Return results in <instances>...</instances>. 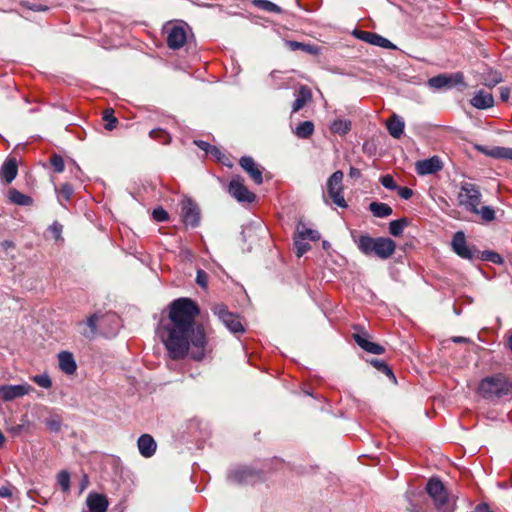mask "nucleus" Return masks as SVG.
Instances as JSON below:
<instances>
[{
  "label": "nucleus",
  "mask_w": 512,
  "mask_h": 512,
  "mask_svg": "<svg viewBox=\"0 0 512 512\" xmlns=\"http://www.w3.org/2000/svg\"><path fill=\"white\" fill-rule=\"evenodd\" d=\"M198 314L197 304L189 298H179L170 304L169 322L160 334L170 358L183 359L189 354L200 361L210 352L204 328L195 322Z\"/></svg>",
  "instance_id": "obj_1"
},
{
  "label": "nucleus",
  "mask_w": 512,
  "mask_h": 512,
  "mask_svg": "<svg viewBox=\"0 0 512 512\" xmlns=\"http://www.w3.org/2000/svg\"><path fill=\"white\" fill-rule=\"evenodd\" d=\"M482 194L477 185L471 182H461L457 195V202L466 211L478 215L484 222L495 219V210L491 206L480 207Z\"/></svg>",
  "instance_id": "obj_2"
},
{
  "label": "nucleus",
  "mask_w": 512,
  "mask_h": 512,
  "mask_svg": "<svg viewBox=\"0 0 512 512\" xmlns=\"http://www.w3.org/2000/svg\"><path fill=\"white\" fill-rule=\"evenodd\" d=\"M354 243L361 253L367 256H376L380 259L390 258L396 249V243L387 237L373 238L368 234H362L358 237L352 235Z\"/></svg>",
  "instance_id": "obj_3"
},
{
  "label": "nucleus",
  "mask_w": 512,
  "mask_h": 512,
  "mask_svg": "<svg viewBox=\"0 0 512 512\" xmlns=\"http://www.w3.org/2000/svg\"><path fill=\"white\" fill-rule=\"evenodd\" d=\"M426 491L433 500L434 506L438 512H454L456 509V500L450 496L444 484L437 478H431Z\"/></svg>",
  "instance_id": "obj_4"
},
{
  "label": "nucleus",
  "mask_w": 512,
  "mask_h": 512,
  "mask_svg": "<svg viewBox=\"0 0 512 512\" xmlns=\"http://www.w3.org/2000/svg\"><path fill=\"white\" fill-rule=\"evenodd\" d=\"M510 390L511 384L501 374L484 378L478 388L479 393L487 399L508 395Z\"/></svg>",
  "instance_id": "obj_5"
},
{
  "label": "nucleus",
  "mask_w": 512,
  "mask_h": 512,
  "mask_svg": "<svg viewBox=\"0 0 512 512\" xmlns=\"http://www.w3.org/2000/svg\"><path fill=\"white\" fill-rule=\"evenodd\" d=\"M228 479L234 484H254L261 481L263 475L260 470L251 466H238L230 471Z\"/></svg>",
  "instance_id": "obj_6"
},
{
  "label": "nucleus",
  "mask_w": 512,
  "mask_h": 512,
  "mask_svg": "<svg viewBox=\"0 0 512 512\" xmlns=\"http://www.w3.org/2000/svg\"><path fill=\"white\" fill-rule=\"evenodd\" d=\"M343 177L342 171H335L327 180V194L331 201L338 207L346 208L347 203L343 196Z\"/></svg>",
  "instance_id": "obj_7"
},
{
  "label": "nucleus",
  "mask_w": 512,
  "mask_h": 512,
  "mask_svg": "<svg viewBox=\"0 0 512 512\" xmlns=\"http://www.w3.org/2000/svg\"><path fill=\"white\" fill-rule=\"evenodd\" d=\"M451 246L453 251L461 258L472 260L478 256V250L469 247L463 231H457L452 238Z\"/></svg>",
  "instance_id": "obj_8"
},
{
  "label": "nucleus",
  "mask_w": 512,
  "mask_h": 512,
  "mask_svg": "<svg viewBox=\"0 0 512 512\" xmlns=\"http://www.w3.org/2000/svg\"><path fill=\"white\" fill-rule=\"evenodd\" d=\"M214 314L218 316L221 322L233 333L243 332L244 327L237 315L227 311L223 305H216L213 308Z\"/></svg>",
  "instance_id": "obj_9"
},
{
  "label": "nucleus",
  "mask_w": 512,
  "mask_h": 512,
  "mask_svg": "<svg viewBox=\"0 0 512 512\" xmlns=\"http://www.w3.org/2000/svg\"><path fill=\"white\" fill-rule=\"evenodd\" d=\"M167 45L170 49L177 50L184 46L187 40L186 29L181 25L166 26Z\"/></svg>",
  "instance_id": "obj_10"
},
{
  "label": "nucleus",
  "mask_w": 512,
  "mask_h": 512,
  "mask_svg": "<svg viewBox=\"0 0 512 512\" xmlns=\"http://www.w3.org/2000/svg\"><path fill=\"white\" fill-rule=\"evenodd\" d=\"M33 390L28 383L18 385H0V395L3 401L10 402L14 399L28 395Z\"/></svg>",
  "instance_id": "obj_11"
},
{
  "label": "nucleus",
  "mask_w": 512,
  "mask_h": 512,
  "mask_svg": "<svg viewBox=\"0 0 512 512\" xmlns=\"http://www.w3.org/2000/svg\"><path fill=\"white\" fill-rule=\"evenodd\" d=\"M228 192L239 202H252L255 199L254 193L247 189L240 177L233 178L230 181Z\"/></svg>",
  "instance_id": "obj_12"
},
{
  "label": "nucleus",
  "mask_w": 512,
  "mask_h": 512,
  "mask_svg": "<svg viewBox=\"0 0 512 512\" xmlns=\"http://www.w3.org/2000/svg\"><path fill=\"white\" fill-rule=\"evenodd\" d=\"M463 83L462 73H454L451 75L441 74L434 76L428 80V85L434 89H442L445 87H453Z\"/></svg>",
  "instance_id": "obj_13"
},
{
  "label": "nucleus",
  "mask_w": 512,
  "mask_h": 512,
  "mask_svg": "<svg viewBox=\"0 0 512 512\" xmlns=\"http://www.w3.org/2000/svg\"><path fill=\"white\" fill-rule=\"evenodd\" d=\"M354 35L358 39H360L366 43H369L371 45L378 46V47L385 48V49H396V46L391 41H389L388 39L384 38L383 36H381L377 33L370 32V31L356 30L354 32Z\"/></svg>",
  "instance_id": "obj_14"
},
{
  "label": "nucleus",
  "mask_w": 512,
  "mask_h": 512,
  "mask_svg": "<svg viewBox=\"0 0 512 512\" xmlns=\"http://www.w3.org/2000/svg\"><path fill=\"white\" fill-rule=\"evenodd\" d=\"M443 168V163L438 156H432L428 159L419 160L415 163L416 173L420 176L434 174Z\"/></svg>",
  "instance_id": "obj_15"
},
{
  "label": "nucleus",
  "mask_w": 512,
  "mask_h": 512,
  "mask_svg": "<svg viewBox=\"0 0 512 512\" xmlns=\"http://www.w3.org/2000/svg\"><path fill=\"white\" fill-rule=\"evenodd\" d=\"M353 339L355 342L366 352L381 355L385 352V348L377 343L371 342L367 339V334L365 331L362 333H354Z\"/></svg>",
  "instance_id": "obj_16"
},
{
  "label": "nucleus",
  "mask_w": 512,
  "mask_h": 512,
  "mask_svg": "<svg viewBox=\"0 0 512 512\" xmlns=\"http://www.w3.org/2000/svg\"><path fill=\"white\" fill-rule=\"evenodd\" d=\"M476 149L486 156L495 159H505L512 161V148L510 147L494 146L489 148L486 146L478 145L476 146Z\"/></svg>",
  "instance_id": "obj_17"
},
{
  "label": "nucleus",
  "mask_w": 512,
  "mask_h": 512,
  "mask_svg": "<svg viewBox=\"0 0 512 512\" xmlns=\"http://www.w3.org/2000/svg\"><path fill=\"white\" fill-rule=\"evenodd\" d=\"M181 216L185 225L195 227L199 223L198 208L191 201H187L182 204Z\"/></svg>",
  "instance_id": "obj_18"
},
{
  "label": "nucleus",
  "mask_w": 512,
  "mask_h": 512,
  "mask_svg": "<svg viewBox=\"0 0 512 512\" xmlns=\"http://www.w3.org/2000/svg\"><path fill=\"white\" fill-rule=\"evenodd\" d=\"M240 165L245 170L252 180L260 185L263 182L262 171L259 169L252 157L243 156L240 159Z\"/></svg>",
  "instance_id": "obj_19"
},
{
  "label": "nucleus",
  "mask_w": 512,
  "mask_h": 512,
  "mask_svg": "<svg viewBox=\"0 0 512 512\" xmlns=\"http://www.w3.org/2000/svg\"><path fill=\"white\" fill-rule=\"evenodd\" d=\"M137 446L139 449L140 454L145 457L149 458L153 456L156 452L157 444L153 437L149 434H143L138 438Z\"/></svg>",
  "instance_id": "obj_20"
},
{
  "label": "nucleus",
  "mask_w": 512,
  "mask_h": 512,
  "mask_svg": "<svg viewBox=\"0 0 512 512\" xmlns=\"http://www.w3.org/2000/svg\"><path fill=\"white\" fill-rule=\"evenodd\" d=\"M86 503L90 512H106L109 505L106 496L98 493H90Z\"/></svg>",
  "instance_id": "obj_21"
},
{
  "label": "nucleus",
  "mask_w": 512,
  "mask_h": 512,
  "mask_svg": "<svg viewBox=\"0 0 512 512\" xmlns=\"http://www.w3.org/2000/svg\"><path fill=\"white\" fill-rule=\"evenodd\" d=\"M18 165L15 158L7 159L0 168V178L6 183H11L17 176Z\"/></svg>",
  "instance_id": "obj_22"
},
{
  "label": "nucleus",
  "mask_w": 512,
  "mask_h": 512,
  "mask_svg": "<svg viewBox=\"0 0 512 512\" xmlns=\"http://www.w3.org/2000/svg\"><path fill=\"white\" fill-rule=\"evenodd\" d=\"M59 368L67 374L73 375L76 372L77 364L71 352L62 351L58 354Z\"/></svg>",
  "instance_id": "obj_23"
},
{
  "label": "nucleus",
  "mask_w": 512,
  "mask_h": 512,
  "mask_svg": "<svg viewBox=\"0 0 512 512\" xmlns=\"http://www.w3.org/2000/svg\"><path fill=\"white\" fill-rule=\"evenodd\" d=\"M470 102L477 109H487L494 105V98L491 93L480 90L474 94Z\"/></svg>",
  "instance_id": "obj_24"
},
{
  "label": "nucleus",
  "mask_w": 512,
  "mask_h": 512,
  "mask_svg": "<svg viewBox=\"0 0 512 512\" xmlns=\"http://www.w3.org/2000/svg\"><path fill=\"white\" fill-rule=\"evenodd\" d=\"M312 98L311 90L307 86H301L296 94V99L292 105V113L301 110Z\"/></svg>",
  "instance_id": "obj_25"
},
{
  "label": "nucleus",
  "mask_w": 512,
  "mask_h": 512,
  "mask_svg": "<svg viewBox=\"0 0 512 512\" xmlns=\"http://www.w3.org/2000/svg\"><path fill=\"white\" fill-rule=\"evenodd\" d=\"M285 45L292 51L301 50L307 54L314 56H317L321 53V48L316 45H311L293 40H286Z\"/></svg>",
  "instance_id": "obj_26"
},
{
  "label": "nucleus",
  "mask_w": 512,
  "mask_h": 512,
  "mask_svg": "<svg viewBox=\"0 0 512 512\" xmlns=\"http://www.w3.org/2000/svg\"><path fill=\"white\" fill-rule=\"evenodd\" d=\"M404 121L401 117L393 114L390 119L387 121V129L389 134L394 138H400L404 132Z\"/></svg>",
  "instance_id": "obj_27"
},
{
  "label": "nucleus",
  "mask_w": 512,
  "mask_h": 512,
  "mask_svg": "<svg viewBox=\"0 0 512 512\" xmlns=\"http://www.w3.org/2000/svg\"><path fill=\"white\" fill-rule=\"evenodd\" d=\"M8 199L11 203L19 206H30L33 203V199L30 196L13 188L8 191Z\"/></svg>",
  "instance_id": "obj_28"
},
{
  "label": "nucleus",
  "mask_w": 512,
  "mask_h": 512,
  "mask_svg": "<svg viewBox=\"0 0 512 512\" xmlns=\"http://www.w3.org/2000/svg\"><path fill=\"white\" fill-rule=\"evenodd\" d=\"M369 210L377 218H386L393 213L392 208L388 204L376 201L369 204Z\"/></svg>",
  "instance_id": "obj_29"
},
{
  "label": "nucleus",
  "mask_w": 512,
  "mask_h": 512,
  "mask_svg": "<svg viewBox=\"0 0 512 512\" xmlns=\"http://www.w3.org/2000/svg\"><path fill=\"white\" fill-rule=\"evenodd\" d=\"M332 133L345 135L351 130V121L347 119H336L330 125Z\"/></svg>",
  "instance_id": "obj_30"
},
{
  "label": "nucleus",
  "mask_w": 512,
  "mask_h": 512,
  "mask_svg": "<svg viewBox=\"0 0 512 512\" xmlns=\"http://www.w3.org/2000/svg\"><path fill=\"white\" fill-rule=\"evenodd\" d=\"M502 81L501 74L492 69L487 70L482 74L481 82L487 87H494Z\"/></svg>",
  "instance_id": "obj_31"
},
{
  "label": "nucleus",
  "mask_w": 512,
  "mask_h": 512,
  "mask_svg": "<svg viewBox=\"0 0 512 512\" xmlns=\"http://www.w3.org/2000/svg\"><path fill=\"white\" fill-rule=\"evenodd\" d=\"M295 135L301 139H307L314 133V124L312 121H304L300 123L295 131Z\"/></svg>",
  "instance_id": "obj_32"
},
{
  "label": "nucleus",
  "mask_w": 512,
  "mask_h": 512,
  "mask_svg": "<svg viewBox=\"0 0 512 512\" xmlns=\"http://www.w3.org/2000/svg\"><path fill=\"white\" fill-rule=\"evenodd\" d=\"M297 235L304 240L309 239L311 241H317L320 239V234L318 231L308 228L304 224L297 226Z\"/></svg>",
  "instance_id": "obj_33"
},
{
  "label": "nucleus",
  "mask_w": 512,
  "mask_h": 512,
  "mask_svg": "<svg viewBox=\"0 0 512 512\" xmlns=\"http://www.w3.org/2000/svg\"><path fill=\"white\" fill-rule=\"evenodd\" d=\"M55 190L58 193V200L61 205H64V202H68L73 194V187L69 183H64L59 190L57 188Z\"/></svg>",
  "instance_id": "obj_34"
},
{
  "label": "nucleus",
  "mask_w": 512,
  "mask_h": 512,
  "mask_svg": "<svg viewBox=\"0 0 512 512\" xmlns=\"http://www.w3.org/2000/svg\"><path fill=\"white\" fill-rule=\"evenodd\" d=\"M253 4L267 12H273V13H281L282 9L276 5L275 3L269 1V0H254Z\"/></svg>",
  "instance_id": "obj_35"
},
{
  "label": "nucleus",
  "mask_w": 512,
  "mask_h": 512,
  "mask_svg": "<svg viewBox=\"0 0 512 512\" xmlns=\"http://www.w3.org/2000/svg\"><path fill=\"white\" fill-rule=\"evenodd\" d=\"M57 483L61 487V490L64 493L69 492L70 490V474L66 470H61L57 474Z\"/></svg>",
  "instance_id": "obj_36"
},
{
  "label": "nucleus",
  "mask_w": 512,
  "mask_h": 512,
  "mask_svg": "<svg viewBox=\"0 0 512 512\" xmlns=\"http://www.w3.org/2000/svg\"><path fill=\"white\" fill-rule=\"evenodd\" d=\"M406 225V219L393 220L389 223V232L393 236H399L403 233Z\"/></svg>",
  "instance_id": "obj_37"
},
{
  "label": "nucleus",
  "mask_w": 512,
  "mask_h": 512,
  "mask_svg": "<svg viewBox=\"0 0 512 512\" xmlns=\"http://www.w3.org/2000/svg\"><path fill=\"white\" fill-rule=\"evenodd\" d=\"M150 137L159 141L162 144H169L171 141L170 135L163 129H153L149 133Z\"/></svg>",
  "instance_id": "obj_38"
},
{
  "label": "nucleus",
  "mask_w": 512,
  "mask_h": 512,
  "mask_svg": "<svg viewBox=\"0 0 512 512\" xmlns=\"http://www.w3.org/2000/svg\"><path fill=\"white\" fill-rule=\"evenodd\" d=\"M294 246L295 253L298 257L303 256L310 249L309 243H307L303 238L299 237L298 235L295 237Z\"/></svg>",
  "instance_id": "obj_39"
},
{
  "label": "nucleus",
  "mask_w": 512,
  "mask_h": 512,
  "mask_svg": "<svg viewBox=\"0 0 512 512\" xmlns=\"http://www.w3.org/2000/svg\"><path fill=\"white\" fill-rule=\"evenodd\" d=\"M32 381L44 389H49L52 386L51 378L47 373L33 376Z\"/></svg>",
  "instance_id": "obj_40"
},
{
  "label": "nucleus",
  "mask_w": 512,
  "mask_h": 512,
  "mask_svg": "<svg viewBox=\"0 0 512 512\" xmlns=\"http://www.w3.org/2000/svg\"><path fill=\"white\" fill-rule=\"evenodd\" d=\"M103 120L106 122L105 129L108 131H112L116 128L118 120L113 115V110H106L103 114Z\"/></svg>",
  "instance_id": "obj_41"
},
{
  "label": "nucleus",
  "mask_w": 512,
  "mask_h": 512,
  "mask_svg": "<svg viewBox=\"0 0 512 512\" xmlns=\"http://www.w3.org/2000/svg\"><path fill=\"white\" fill-rule=\"evenodd\" d=\"M371 364L374 367H376L379 371L383 372L384 374L395 380V376L393 374L392 369L385 362L375 359L371 361Z\"/></svg>",
  "instance_id": "obj_42"
},
{
  "label": "nucleus",
  "mask_w": 512,
  "mask_h": 512,
  "mask_svg": "<svg viewBox=\"0 0 512 512\" xmlns=\"http://www.w3.org/2000/svg\"><path fill=\"white\" fill-rule=\"evenodd\" d=\"M50 164L52 165L55 172L61 173L64 171L65 164L62 156L58 154L52 155L50 158Z\"/></svg>",
  "instance_id": "obj_43"
},
{
  "label": "nucleus",
  "mask_w": 512,
  "mask_h": 512,
  "mask_svg": "<svg viewBox=\"0 0 512 512\" xmlns=\"http://www.w3.org/2000/svg\"><path fill=\"white\" fill-rule=\"evenodd\" d=\"M481 258L483 260H487V261H490L495 264L503 263L502 257L498 253L493 252V251H484L481 255Z\"/></svg>",
  "instance_id": "obj_44"
},
{
  "label": "nucleus",
  "mask_w": 512,
  "mask_h": 512,
  "mask_svg": "<svg viewBox=\"0 0 512 512\" xmlns=\"http://www.w3.org/2000/svg\"><path fill=\"white\" fill-rule=\"evenodd\" d=\"M152 217L157 222H164L169 218L167 211L162 207L155 208L152 212Z\"/></svg>",
  "instance_id": "obj_45"
},
{
  "label": "nucleus",
  "mask_w": 512,
  "mask_h": 512,
  "mask_svg": "<svg viewBox=\"0 0 512 512\" xmlns=\"http://www.w3.org/2000/svg\"><path fill=\"white\" fill-rule=\"evenodd\" d=\"M381 184L389 190H396L397 184L395 183L393 177L390 174H386L380 178Z\"/></svg>",
  "instance_id": "obj_46"
},
{
  "label": "nucleus",
  "mask_w": 512,
  "mask_h": 512,
  "mask_svg": "<svg viewBox=\"0 0 512 512\" xmlns=\"http://www.w3.org/2000/svg\"><path fill=\"white\" fill-rule=\"evenodd\" d=\"M207 280H208V276H207L206 272H204L203 270H198L197 276H196L197 284L203 288H206Z\"/></svg>",
  "instance_id": "obj_47"
},
{
  "label": "nucleus",
  "mask_w": 512,
  "mask_h": 512,
  "mask_svg": "<svg viewBox=\"0 0 512 512\" xmlns=\"http://www.w3.org/2000/svg\"><path fill=\"white\" fill-rule=\"evenodd\" d=\"M397 192H398V195L402 198V199H405V200H408L412 197L413 195V191L412 189L408 188V187H397Z\"/></svg>",
  "instance_id": "obj_48"
},
{
  "label": "nucleus",
  "mask_w": 512,
  "mask_h": 512,
  "mask_svg": "<svg viewBox=\"0 0 512 512\" xmlns=\"http://www.w3.org/2000/svg\"><path fill=\"white\" fill-rule=\"evenodd\" d=\"M50 231L53 233L54 235V238L56 240H58L60 237H61V233H62V225L59 224V223H53L51 226H50Z\"/></svg>",
  "instance_id": "obj_49"
},
{
  "label": "nucleus",
  "mask_w": 512,
  "mask_h": 512,
  "mask_svg": "<svg viewBox=\"0 0 512 512\" xmlns=\"http://www.w3.org/2000/svg\"><path fill=\"white\" fill-rule=\"evenodd\" d=\"M194 143L200 148L202 149L203 151H205L207 154L209 153L210 151V148H211V144H209L208 142L206 141H202V140H195Z\"/></svg>",
  "instance_id": "obj_50"
},
{
  "label": "nucleus",
  "mask_w": 512,
  "mask_h": 512,
  "mask_svg": "<svg viewBox=\"0 0 512 512\" xmlns=\"http://www.w3.org/2000/svg\"><path fill=\"white\" fill-rule=\"evenodd\" d=\"M0 497L1 498H11L12 490L10 486H2L0 487Z\"/></svg>",
  "instance_id": "obj_51"
},
{
  "label": "nucleus",
  "mask_w": 512,
  "mask_h": 512,
  "mask_svg": "<svg viewBox=\"0 0 512 512\" xmlns=\"http://www.w3.org/2000/svg\"><path fill=\"white\" fill-rule=\"evenodd\" d=\"M96 322H97V317L96 315H91L87 320H86V324L87 326L90 327L91 331L92 332H95L96 330Z\"/></svg>",
  "instance_id": "obj_52"
},
{
  "label": "nucleus",
  "mask_w": 512,
  "mask_h": 512,
  "mask_svg": "<svg viewBox=\"0 0 512 512\" xmlns=\"http://www.w3.org/2000/svg\"><path fill=\"white\" fill-rule=\"evenodd\" d=\"M476 512H493L490 507L488 506V504L486 503H480L477 505L476 509H475Z\"/></svg>",
  "instance_id": "obj_53"
},
{
  "label": "nucleus",
  "mask_w": 512,
  "mask_h": 512,
  "mask_svg": "<svg viewBox=\"0 0 512 512\" xmlns=\"http://www.w3.org/2000/svg\"><path fill=\"white\" fill-rule=\"evenodd\" d=\"M208 154H211L212 156H214L218 160H220L221 155H222L221 151L216 146H213V145L211 146L210 151H209Z\"/></svg>",
  "instance_id": "obj_54"
},
{
  "label": "nucleus",
  "mask_w": 512,
  "mask_h": 512,
  "mask_svg": "<svg viewBox=\"0 0 512 512\" xmlns=\"http://www.w3.org/2000/svg\"><path fill=\"white\" fill-rule=\"evenodd\" d=\"M28 8L30 10H33V11H46L48 10V7L47 6H44V5H40V4H32V5H29Z\"/></svg>",
  "instance_id": "obj_55"
},
{
  "label": "nucleus",
  "mask_w": 512,
  "mask_h": 512,
  "mask_svg": "<svg viewBox=\"0 0 512 512\" xmlns=\"http://www.w3.org/2000/svg\"><path fill=\"white\" fill-rule=\"evenodd\" d=\"M349 176L351 178H359L361 176V171L358 168L351 167L349 170Z\"/></svg>",
  "instance_id": "obj_56"
},
{
  "label": "nucleus",
  "mask_w": 512,
  "mask_h": 512,
  "mask_svg": "<svg viewBox=\"0 0 512 512\" xmlns=\"http://www.w3.org/2000/svg\"><path fill=\"white\" fill-rule=\"evenodd\" d=\"M510 96V90L508 88H501L500 97L503 101H507Z\"/></svg>",
  "instance_id": "obj_57"
},
{
  "label": "nucleus",
  "mask_w": 512,
  "mask_h": 512,
  "mask_svg": "<svg viewBox=\"0 0 512 512\" xmlns=\"http://www.w3.org/2000/svg\"><path fill=\"white\" fill-rule=\"evenodd\" d=\"M88 483H89L88 477L86 475H84L81 480V484H80V493L83 492L87 488Z\"/></svg>",
  "instance_id": "obj_58"
},
{
  "label": "nucleus",
  "mask_w": 512,
  "mask_h": 512,
  "mask_svg": "<svg viewBox=\"0 0 512 512\" xmlns=\"http://www.w3.org/2000/svg\"><path fill=\"white\" fill-rule=\"evenodd\" d=\"M452 341L455 343H466L468 342V339L464 337H453Z\"/></svg>",
  "instance_id": "obj_59"
},
{
  "label": "nucleus",
  "mask_w": 512,
  "mask_h": 512,
  "mask_svg": "<svg viewBox=\"0 0 512 512\" xmlns=\"http://www.w3.org/2000/svg\"><path fill=\"white\" fill-rule=\"evenodd\" d=\"M4 443H5V436L0 431V447H2Z\"/></svg>",
  "instance_id": "obj_60"
},
{
  "label": "nucleus",
  "mask_w": 512,
  "mask_h": 512,
  "mask_svg": "<svg viewBox=\"0 0 512 512\" xmlns=\"http://www.w3.org/2000/svg\"><path fill=\"white\" fill-rule=\"evenodd\" d=\"M508 345H509V348H510V350L512 352V334L509 336V343H508Z\"/></svg>",
  "instance_id": "obj_61"
}]
</instances>
